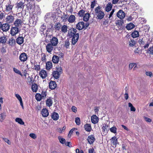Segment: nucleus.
Here are the masks:
<instances>
[{
  "instance_id": "ea45409f",
  "label": "nucleus",
  "mask_w": 153,
  "mask_h": 153,
  "mask_svg": "<svg viewBox=\"0 0 153 153\" xmlns=\"http://www.w3.org/2000/svg\"><path fill=\"white\" fill-rule=\"evenodd\" d=\"M139 36V32L137 31H134L131 33V36L133 38H136Z\"/></svg>"
},
{
  "instance_id": "4468645a",
  "label": "nucleus",
  "mask_w": 153,
  "mask_h": 153,
  "mask_svg": "<svg viewBox=\"0 0 153 153\" xmlns=\"http://www.w3.org/2000/svg\"><path fill=\"white\" fill-rule=\"evenodd\" d=\"M46 28V25L44 24H43L40 27V33L42 35L43 34L44 36H45L46 34V32L45 30Z\"/></svg>"
},
{
  "instance_id": "680f3d73",
  "label": "nucleus",
  "mask_w": 153,
  "mask_h": 153,
  "mask_svg": "<svg viewBox=\"0 0 153 153\" xmlns=\"http://www.w3.org/2000/svg\"><path fill=\"white\" fill-rule=\"evenodd\" d=\"M15 96L19 101L22 100L21 97L19 94H16Z\"/></svg>"
},
{
  "instance_id": "052dcab7",
  "label": "nucleus",
  "mask_w": 153,
  "mask_h": 153,
  "mask_svg": "<svg viewBox=\"0 0 153 153\" xmlns=\"http://www.w3.org/2000/svg\"><path fill=\"white\" fill-rule=\"evenodd\" d=\"M65 145L68 146L69 147H72V145H71V143L70 142H66L65 143Z\"/></svg>"
},
{
  "instance_id": "6e6552de",
  "label": "nucleus",
  "mask_w": 153,
  "mask_h": 153,
  "mask_svg": "<svg viewBox=\"0 0 153 153\" xmlns=\"http://www.w3.org/2000/svg\"><path fill=\"white\" fill-rule=\"evenodd\" d=\"M14 19V16L9 15L7 16L6 18V20L7 23L8 24L11 23L13 22Z\"/></svg>"
},
{
  "instance_id": "a18cd8bd",
  "label": "nucleus",
  "mask_w": 153,
  "mask_h": 153,
  "mask_svg": "<svg viewBox=\"0 0 153 153\" xmlns=\"http://www.w3.org/2000/svg\"><path fill=\"white\" fill-rule=\"evenodd\" d=\"M15 40L11 38L9 39L8 42L9 44L11 46H12L15 44Z\"/></svg>"
},
{
  "instance_id": "20e7f679",
  "label": "nucleus",
  "mask_w": 153,
  "mask_h": 153,
  "mask_svg": "<svg viewBox=\"0 0 153 153\" xmlns=\"http://www.w3.org/2000/svg\"><path fill=\"white\" fill-rule=\"evenodd\" d=\"M27 10L30 11L32 10L34 7V3L33 1H31L29 2H27L26 4Z\"/></svg>"
},
{
  "instance_id": "37998d69",
  "label": "nucleus",
  "mask_w": 153,
  "mask_h": 153,
  "mask_svg": "<svg viewBox=\"0 0 153 153\" xmlns=\"http://www.w3.org/2000/svg\"><path fill=\"white\" fill-rule=\"evenodd\" d=\"M70 44L69 42V40L68 39L65 41V42L64 46L66 48H69V47Z\"/></svg>"
},
{
  "instance_id": "f8f14e48",
  "label": "nucleus",
  "mask_w": 153,
  "mask_h": 153,
  "mask_svg": "<svg viewBox=\"0 0 153 153\" xmlns=\"http://www.w3.org/2000/svg\"><path fill=\"white\" fill-rule=\"evenodd\" d=\"M33 8V10H31L32 12L34 13H35L37 14H40V9L38 6H34V7Z\"/></svg>"
},
{
  "instance_id": "2eb2a0df",
  "label": "nucleus",
  "mask_w": 153,
  "mask_h": 153,
  "mask_svg": "<svg viewBox=\"0 0 153 153\" xmlns=\"http://www.w3.org/2000/svg\"><path fill=\"white\" fill-rule=\"evenodd\" d=\"M76 28L79 30H81L85 27V23L83 22H79L76 25Z\"/></svg>"
},
{
  "instance_id": "c85d7f7f",
  "label": "nucleus",
  "mask_w": 153,
  "mask_h": 153,
  "mask_svg": "<svg viewBox=\"0 0 153 153\" xmlns=\"http://www.w3.org/2000/svg\"><path fill=\"white\" fill-rule=\"evenodd\" d=\"M112 8V4L111 3H108L107 5L105 10L107 12H109L111 10Z\"/></svg>"
},
{
  "instance_id": "13d9d810",
  "label": "nucleus",
  "mask_w": 153,
  "mask_h": 153,
  "mask_svg": "<svg viewBox=\"0 0 153 153\" xmlns=\"http://www.w3.org/2000/svg\"><path fill=\"white\" fill-rule=\"evenodd\" d=\"M29 136L33 139H35L36 138V134L34 133H30V134Z\"/></svg>"
},
{
  "instance_id": "7ed1b4c3",
  "label": "nucleus",
  "mask_w": 153,
  "mask_h": 153,
  "mask_svg": "<svg viewBox=\"0 0 153 153\" xmlns=\"http://www.w3.org/2000/svg\"><path fill=\"white\" fill-rule=\"evenodd\" d=\"M24 2H25L20 1H18L16 4V8H17L18 10L19 9L23 10L25 5Z\"/></svg>"
},
{
  "instance_id": "9d476101",
  "label": "nucleus",
  "mask_w": 153,
  "mask_h": 153,
  "mask_svg": "<svg viewBox=\"0 0 153 153\" xmlns=\"http://www.w3.org/2000/svg\"><path fill=\"white\" fill-rule=\"evenodd\" d=\"M117 16L121 19H123L125 16V13L122 10H120L117 13Z\"/></svg>"
},
{
  "instance_id": "aec40b11",
  "label": "nucleus",
  "mask_w": 153,
  "mask_h": 153,
  "mask_svg": "<svg viewBox=\"0 0 153 153\" xmlns=\"http://www.w3.org/2000/svg\"><path fill=\"white\" fill-rule=\"evenodd\" d=\"M49 87L51 89H55L56 87V84L55 82L53 81H51L49 83Z\"/></svg>"
},
{
  "instance_id": "a878e982",
  "label": "nucleus",
  "mask_w": 153,
  "mask_h": 153,
  "mask_svg": "<svg viewBox=\"0 0 153 153\" xmlns=\"http://www.w3.org/2000/svg\"><path fill=\"white\" fill-rule=\"evenodd\" d=\"M22 24V21L21 19H17L14 23V25L15 26L18 27Z\"/></svg>"
},
{
  "instance_id": "6e6d98bb",
  "label": "nucleus",
  "mask_w": 153,
  "mask_h": 153,
  "mask_svg": "<svg viewBox=\"0 0 153 153\" xmlns=\"http://www.w3.org/2000/svg\"><path fill=\"white\" fill-rule=\"evenodd\" d=\"M148 52L149 53L153 54V47H150L148 49Z\"/></svg>"
},
{
  "instance_id": "e2e57ef3",
  "label": "nucleus",
  "mask_w": 153,
  "mask_h": 153,
  "mask_svg": "<svg viewBox=\"0 0 153 153\" xmlns=\"http://www.w3.org/2000/svg\"><path fill=\"white\" fill-rule=\"evenodd\" d=\"M72 111L74 112H76L77 111V108L74 106H73L71 108Z\"/></svg>"
},
{
  "instance_id": "c9c22d12",
  "label": "nucleus",
  "mask_w": 153,
  "mask_h": 153,
  "mask_svg": "<svg viewBox=\"0 0 153 153\" xmlns=\"http://www.w3.org/2000/svg\"><path fill=\"white\" fill-rule=\"evenodd\" d=\"M52 67V62H51L49 61L47 62L46 68L47 70H50Z\"/></svg>"
},
{
  "instance_id": "f03ea898",
  "label": "nucleus",
  "mask_w": 153,
  "mask_h": 153,
  "mask_svg": "<svg viewBox=\"0 0 153 153\" xmlns=\"http://www.w3.org/2000/svg\"><path fill=\"white\" fill-rule=\"evenodd\" d=\"M95 15L96 18L98 20H101L104 17L105 13L102 10V7L98 6L95 9Z\"/></svg>"
},
{
  "instance_id": "f704fd0d",
  "label": "nucleus",
  "mask_w": 153,
  "mask_h": 153,
  "mask_svg": "<svg viewBox=\"0 0 153 153\" xmlns=\"http://www.w3.org/2000/svg\"><path fill=\"white\" fill-rule=\"evenodd\" d=\"M61 32L63 33H66L68 30L67 26L66 25H63L61 27Z\"/></svg>"
},
{
  "instance_id": "423d86ee",
  "label": "nucleus",
  "mask_w": 153,
  "mask_h": 153,
  "mask_svg": "<svg viewBox=\"0 0 153 153\" xmlns=\"http://www.w3.org/2000/svg\"><path fill=\"white\" fill-rule=\"evenodd\" d=\"M13 6L10 1H9L5 5L6 8L4 11L6 12H10L12 10Z\"/></svg>"
},
{
  "instance_id": "e433bc0d",
  "label": "nucleus",
  "mask_w": 153,
  "mask_h": 153,
  "mask_svg": "<svg viewBox=\"0 0 153 153\" xmlns=\"http://www.w3.org/2000/svg\"><path fill=\"white\" fill-rule=\"evenodd\" d=\"M7 39L5 36H1L0 37V43L4 44L6 43Z\"/></svg>"
},
{
  "instance_id": "6ab92c4d",
  "label": "nucleus",
  "mask_w": 153,
  "mask_h": 153,
  "mask_svg": "<svg viewBox=\"0 0 153 153\" xmlns=\"http://www.w3.org/2000/svg\"><path fill=\"white\" fill-rule=\"evenodd\" d=\"M68 18V15L67 13H63V14L61 15L60 17L61 19L62 22H65L67 21Z\"/></svg>"
},
{
  "instance_id": "a19ab883",
  "label": "nucleus",
  "mask_w": 153,
  "mask_h": 153,
  "mask_svg": "<svg viewBox=\"0 0 153 153\" xmlns=\"http://www.w3.org/2000/svg\"><path fill=\"white\" fill-rule=\"evenodd\" d=\"M85 11L84 10H81L78 13V15L80 17H82L85 14Z\"/></svg>"
},
{
  "instance_id": "774afa93",
  "label": "nucleus",
  "mask_w": 153,
  "mask_h": 153,
  "mask_svg": "<svg viewBox=\"0 0 153 153\" xmlns=\"http://www.w3.org/2000/svg\"><path fill=\"white\" fill-rule=\"evenodd\" d=\"M94 149L93 148L90 149H89V153H95L94 152Z\"/></svg>"
},
{
  "instance_id": "cd10ccee",
  "label": "nucleus",
  "mask_w": 153,
  "mask_h": 153,
  "mask_svg": "<svg viewBox=\"0 0 153 153\" xmlns=\"http://www.w3.org/2000/svg\"><path fill=\"white\" fill-rule=\"evenodd\" d=\"M68 19L69 22L73 23L75 21V17L74 15H71L69 16Z\"/></svg>"
},
{
  "instance_id": "9b49d317",
  "label": "nucleus",
  "mask_w": 153,
  "mask_h": 153,
  "mask_svg": "<svg viewBox=\"0 0 153 153\" xmlns=\"http://www.w3.org/2000/svg\"><path fill=\"white\" fill-rule=\"evenodd\" d=\"M19 59L21 62H25L27 59V55L25 53H23L20 55Z\"/></svg>"
},
{
  "instance_id": "dca6fc26",
  "label": "nucleus",
  "mask_w": 153,
  "mask_h": 153,
  "mask_svg": "<svg viewBox=\"0 0 153 153\" xmlns=\"http://www.w3.org/2000/svg\"><path fill=\"white\" fill-rule=\"evenodd\" d=\"M54 45L50 43H49L46 46V49L47 51L50 53L53 51V48Z\"/></svg>"
},
{
  "instance_id": "1a4fd4ad",
  "label": "nucleus",
  "mask_w": 153,
  "mask_h": 153,
  "mask_svg": "<svg viewBox=\"0 0 153 153\" xmlns=\"http://www.w3.org/2000/svg\"><path fill=\"white\" fill-rule=\"evenodd\" d=\"M50 43L53 45L54 46H56L58 44V40L57 38L53 37L50 40Z\"/></svg>"
},
{
  "instance_id": "c756f323",
  "label": "nucleus",
  "mask_w": 153,
  "mask_h": 153,
  "mask_svg": "<svg viewBox=\"0 0 153 153\" xmlns=\"http://www.w3.org/2000/svg\"><path fill=\"white\" fill-rule=\"evenodd\" d=\"M62 27V25L59 22L56 23L54 25V28L56 30H59Z\"/></svg>"
},
{
  "instance_id": "0eeeda50",
  "label": "nucleus",
  "mask_w": 153,
  "mask_h": 153,
  "mask_svg": "<svg viewBox=\"0 0 153 153\" xmlns=\"http://www.w3.org/2000/svg\"><path fill=\"white\" fill-rule=\"evenodd\" d=\"M10 25L8 23L3 24L2 25L1 29L4 32H6L10 29Z\"/></svg>"
},
{
  "instance_id": "f257e3e1",
  "label": "nucleus",
  "mask_w": 153,
  "mask_h": 153,
  "mask_svg": "<svg viewBox=\"0 0 153 153\" xmlns=\"http://www.w3.org/2000/svg\"><path fill=\"white\" fill-rule=\"evenodd\" d=\"M68 35L69 38H72L71 44L73 45L75 44L78 40L79 37V33H77L75 34L72 30H71L70 29L68 30Z\"/></svg>"
},
{
  "instance_id": "4c0bfd02",
  "label": "nucleus",
  "mask_w": 153,
  "mask_h": 153,
  "mask_svg": "<svg viewBox=\"0 0 153 153\" xmlns=\"http://www.w3.org/2000/svg\"><path fill=\"white\" fill-rule=\"evenodd\" d=\"M53 102L51 99H47L46 101V104L47 106L50 107L52 104Z\"/></svg>"
},
{
  "instance_id": "473e14b6",
  "label": "nucleus",
  "mask_w": 153,
  "mask_h": 153,
  "mask_svg": "<svg viewBox=\"0 0 153 153\" xmlns=\"http://www.w3.org/2000/svg\"><path fill=\"white\" fill-rule=\"evenodd\" d=\"M32 90L33 92H36L38 89V87L36 84H33L32 85L31 87Z\"/></svg>"
},
{
  "instance_id": "603ef678",
  "label": "nucleus",
  "mask_w": 153,
  "mask_h": 153,
  "mask_svg": "<svg viewBox=\"0 0 153 153\" xmlns=\"http://www.w3.org/2000/svg\"><path fill=\"white\" fill-rule=\"evenodd\" d=\"M138 42L141 46H143L145 44L144 41H143V39H140L138 41Z\"/></svg>"
},
{
  "instance_id": "69168bd1",
  "label": "nucleus",
  "mask_w": 153,
  "mask_h": 153,
  "mask_svg": "<svg viewBox=\"0 0 153 153\" xmlns=\"http://www.w3.org/2000/svg\"><path fill=\"white\" fill-rule=\"evenodd\" d=\"M3 139L5 142H7L8 144H10V142L8 139L6 138H3Z\"/></svg>"
},
{
  "instance_id": "7c9ffc66",
  "label": "nucleus",
  "mask_w": 153,
  "mask_h": 153,
  "mask_svg": "<svg viewBox=\"0 0 153 153\" xmlns=\"http://www.w3.org/2000/svg\"><path fill=\"white\" fill-rule=\"evenodd\" d=\"M135 27L134 25L132 23H130L128 24L126 27V28L128 30H131L134 28Z\"/></svg>"
},
{
  "instance_id": "864d4df0",
  "label": "nucleus",
  "mask_w": 153,
  "mask_h": 153,
  "mask_svg": "<svg viewBox=\"0 0 153 153\" xmlns=\"http://www.w3.org/2000/svg\"><path fill=\"white\" fill-rule=\"evenodd\" d=\"M135 65V67H134V69L135 68H136L137 67V65L135 63H131L129 64V68L130 70H131L132 69V68H133V67Z\"/></svg>"
},
{
  "instance_id": "de8ad7c7",
  "label": "nucleus",
  "mask_w": 153,
  "mask_h": 153,
  "mask_svg": "<svg viewBox=\"0 0 153 153\" xmlns=\"http://www.w3.org/2000/svg\"><path fill=\"white\" fill-rule=\"evenodd\" d=\"M58 138L61 143L63 144L65 143V139L62 138L60 136L58 137Z\"/></svg>"
},
{
  "instance_id": "f3484780",
  "label": "nucleus",
  "mask_w": 153,
  "mask_h": 153,
  "mask_svg": "<svg viewBox=\"0 0 153 153\" xmlns=\"http://www.w3.org/2000/svg\"><path fill=\"white\" fill-rule=\"evenodd\" d=\"M39 75L42 79H44L47 76V73L45 70H42L39 72Z\"/></svg>"
},
{
  "instance_id": "bb28decb",
  "label": "nucleus",
  "mask_w": 153,
  "mask_h": 153,
  "mask_svg": "<svg viewBox=\"0 0 153 153\" xmlns=\"http://www.w3.org/2000/svg\"><path fill=\"white\" fill-rule=\"evenodd\" d=\"M52 75L55 78L57 79L59 77L60 73L58 71H56L53 72Z\"/></svg>"
},
{
  "instance_id": "412c9836",
  "label": "nucleus",
  "mask_w": 153,
  "mask_h": 153,
  "mask_svg": "<svg viewBox=\"0 0 153 153\" xmlns=\"http://www.w3.org/2000/svg\"><path fill=\"white\" fill-rule=\"evenodd\" d=\"M124 23V21L122 19L117 20L115 22V24L118 27L121 28L122 26Z\"/></svg>"
},
{
  "instance_id": "79ce46f5",
  "label": "nucleus",
  "mask_w": 153,
  "mask_h": 153,
  "mask_svg": "<svg viewBox=\"0 0 153 153\" xmlns=\"http://www.w3.org/2000/svg\"><path fill=\"white\" fill-rule=\"evenodd\" d=\"M15 121L16 122L18 123L21 125H23L24 124V122L20 118H16L15 119Z\"/></svg>"
},
{
  "instance_id": "ddd939ff",
  "label": "nucleus",
  "mask_w": 153,
  "mask_h": 153,
  "mask_svg": "<svg viewBox=\"0 0 153 153\" xmlns=\"http://www.w3.org/2000/svg\"><path fill=\"white\" fill-rule=\"evenodd\" d=\"M87 140L89 144H93L95 140L94 136V135L89 136L88 137Z\"/></svg>"
},
{
  "instance_id": "338daca9",
  "label": "nucleus",
  "mask_w": 153,
  "mask_h": 153,
  "mask_svg": "<svg viewBox=\"0 0 153 153\" xmlns=\"http://www.w3.org/2000/svg\"><path fill=\"white\" fill-rule=\"evenodd\" d=\"M76 153H84V152L83 150H80L79 151L78 149H76Z\"/></svg>"
},
{
  "instance_id": "4d7b16f0",
  "label": "nucleus",
  "mask_w": 153,
  "mask_h": 153,
  "mask_svg": "<svg viewBox=\"0 0 153 153\" xmlns=\"http://www.w3.org/2000/svg\"><path fill=\"white\" fill-rule=\"evenodd\" d=\"M96 4V1H92L91 4V8H92V9L94 7Z\"/></svg>"
},
{
  "instance_id": "3c124183",
  "label": "nucleus",
  "mask_w": 153,
  "mask_h": 153,
  "mask_svg": "<svg viewBox=\"0 0 153 153\" xmlns=\"http://www.w3.org/2000/svg\"><path fill=\"white\" fill-rule=\"evenodd\" d=\"M36 98L37 101H40L42 98L41 95L39 94H36Z\"/></svg>"
},
{
  "instance_id": "5701e85b",
  "label": "nucleus",
  "mask_w": 153,
  "mask_h": 153,
  "mask_svg": "<svg viewBox=\"0 0 153 153\" xmlns=\"http://www.w3.org/2000/svg\"><path fill=\"white\" fill-rule=\"evenodd\" d=\"M59 117L58 114L56 112H53L51 115V118L54 120H57Z\"/></svg>"
},
{
  "instance_id": "a211bd4d",
  "label": "nucleus",
  "mask_w": 153,
  "mask_h": 153,
  "mask_svg": "<svg viewBox=\"0 0 153 153\" xmlns=\"http://www.w3.org/2000/svg\"><path fill=\"white\" fill-rule=\"evenodd\" d=\"M91 121L94 124H96L98 122L99 119L96 115H94L91 117Z\"/></svg>"
},
{
  "instance_id": "b1692460",
  "label": "nucleus",
  "mask_w": 153,
  "mask_h": 153,
  "mask_svg": "<svg viewBox=\"0 0 153 153\" xmlns=\"http://www.w3.org/2000/svg\"><path fill=\"white\" fill-rule=\"evenodd\" d=\"M41 113L43 117H47L49 114L48 111L46 108L43 109Z\"/></svg>"
},
{
  "instance_id": "58836bf2",
  "label": "nucleus",
  "mask_w": 153,
  "mask_h": 153,
  "mask_svg": "<svg viewBox=\"0 0 153 153\" xmlns=\"http://www.w3.org/2000/svg\"><path fill=\"white\" fill-rule=\"evenodd\" d=\"M6 117V114L5 113H3L0 114V121L3 122L5 119Z\"/></svg>"
},
{
  "instance_id": "2f4dec72",
  "label": "nucleus",
  "mask_w": 153,
  "mask_h": 153,
  "mask_svg": "<svg viewBox=\"0 0 153 153\" xmlns=\"http://www.w3.org/2000/svg\"><path fill=\"white\" fill-rule=\"evenodd\" d=\"M90 14L88 13H86L85 14L83 17V20L84 21L87 22L89 19Z\"/></svg>"
},
{
  "instance_id": "09e8293b",
  "label": "nucleus",
  "mask_w": 153,
  "mask_h": 153,
  "mask_svg": "<svg viewBox=\"0 0 153 153\" xmlns=\"http://www.w3.org/2000/svg\"><path fill=\"white\" fill-rule=\"evenodd\" d=\"M75 122L77 125H80L81 123L80 118L78 117H76L75 119Z\"/></svg>"
},
{
  "instance_id": "5fc2aeb1",
  "label": "nucleus",
  "mask_w": 153,
  "mask_h": 153,
  "mask_svg": "<svg viewBox=\"0 0 153 153\" xmlns=\"http://www.w3.org/2000/svg\"><path fill=\"white\" fill-rule=\"evenodd\" d=\"M110 130L112 132L115 133L117 132V128L115 127L114 126L110 128Z\"/></svg>"
},
{
  "instance_id": "72a5a7b5",
  "label": "nucleus",
  "mask_w": 153,
  "mask_h": 153,
  "mask_svg": "<svg viewBox=\"0 0 153 153\" xmlns=\"http://www.w3.org/2000/svg\"><path fill=\"white\" fill-rule=\"evenodd\" d=\"M52 61L53 63H57L59 61V56L56 55L54 56L52 58Z\"/></svg>"
},
{
  "instance_id": "0e129e2a",
  "label": "nucleus",
  "mask_w": 153,
  "mask_h": 153,
  "mask_svg": "<svg viewBox=\"0 0 153 153\" xmlns=\"http://www.w3.org/2000/svg\"><path fill=\"white\" fill-rule=\"evenodd\" d=\"M146 74L147 76H149L151 77L152 75V73L150 71H147L146 72Z\"/></svg>"
},
{
  "instance_id": "bf43d9fd",
  "label": "nucleus",
  "mask_w": 153,
  "mask_h": 153,
  "mask_svg": "<svg viewBox=\"0 0 153 153\" xmlns=\"http://www.w3.org/2000/svg\"><path fill=\"white\" fill-rule=\"evenodd\" d=\"M34 69L36 71L39 70L40 69V67L39 65H34Z\"/></svg>"
},
{
  "instance_id": "c03bdc74",
  "label": "nucleus",
  "mask_w": 153,
  "mask_h": 153,
  "mask_svg": "<svg viewBox=\"0 0 153 153\" xmlns=\"http://www.w3.org/2000/svg\"><path fill=\"white\" fill-rule=\"evenodd\" d=\"M77 130V128H73L70 130L69 132V134L68 135V137H70L71 135L72 134L74 131L75 130Z\"/></svg>"
},
{
  "instance_id": "8fccbe9b",
  "label": "nucleus",
  "mask_w": 153,
  "mask_h": 153,
  "mask_svg": "<svg viewBox=\"0 0 153 153\" xmlns=\"http://www.w3.org/2000/svg\"><path fill=\"white\" fill-rule=\"evenodd\" d=\"M13 71H14L16 73L20 75L21 76H22V74L21 72L18 69H17V68H13Z\"/></svg>"
},
{
  "instance_id": "4be33fe9",
  "label": "nucleus",
  "mask_w": 153,
  "mask_h": 153,
  "mask_svg": "<svg viewBox=\"0 0 153 153\" xmlns=\"http://www.w3.org/2000/svg\"><path fill=\"white\" fill-rule=\"evenodd\" d=\"M84 128L85 130L88 132L91 131L92 129L91 125L88 123H86L84 125Z\"/></svg>"
},
{
  "instance_id": "393cba45",
  "label": "nucleus",
  "mask_w": 153,
  "mask_h": 153,
  "mask_svg": "<svg viewBox=\"0 0 153 153\" xmlns=\"http://www.w3.org/2000/svg\"><path fill=\"white\" fill-rule=\"evenodd\" d=\"M16 42L19 45L22 44L24 42V38L22 36L19 37L16 40Z\"/></svg>"
},
{
  "instance_id": "49530a36",
  "label": "nucleus",
  "mask_w": 153,
  "mask_h": 153,
  "mask_svg": "<svg viewBox=\"0 0 153 153\" xmlns=\"http://www.w3.org/2000/svg\"><path fill=\"white\" fill-rule=\"evenodd\" d=\"M129 46L131 47H133L136 45V42L134 39H132L129 42Z\"/></svg>"
},
{
  "instance_id": "39448f33",
  "label": "nucleus",
  "mask_w": 153,
  "mask_h": 153,
  "mask_svg": "<svg viewBox=\"0 0 153 153\" xmlns=\"http://www.w3.org/2000/svg\"><path fill=\"white\" fill-rule=\"evenodd\" d=\"M19 32V28L15 26L11 27L10 30V34L13 36L16 35Z\"/></svg>"
}]
</instances>
